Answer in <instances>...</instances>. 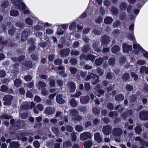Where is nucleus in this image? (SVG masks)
<instances>
[{"label":"nucleus","mask_w":148,"mask_h":148,"mask_svg":"<svg viewBox=\"0 0 148 148\" xmlns=\"http://www.w3.org/2000/svg\"><path fill=\"white\" fill-rule=\"evenodd\" d=\"M113 20V18L112 17L108 16L104 18V23L107 25L110 24L112 23Z\"/></svg>","instance_id":"b1692460"},{"label":"nucleus","mask_w":148,"mask_h":148,"mask_svg":"<svg viewBox=\"0 0 148 148\" xmlns=\"http://www.w3.org/2000/svg\"><path fill=\"white\" fill-rule=\"evenodd\" d=\"M55 111V109L50 107H46L45 110L46 114L47 115H51L53 114Z\"/></svg>","instance_id":"a211bd4d"},{"label":"nucleus","mask_w":148,"mask_h":148,"mask_svg":"<svg viewBox=\"0 0 148 148\" xmlns=\"http://www.w3.org/2000/svg\"><path fill=\"white\" fill-rule=\"evenodd\" d=\"M69 70L72 74H75L77 71V69L75 67H70Z\"/></svg>","instance_id":"bf43d9fd"},{"label":"nucleus","mask_w":148,"mask_h":148,"mask_svg":"<svg viewBox=\"0 0 148 148\" xmlns=\"http://www.w3.org/2000/svg\"><path fill=\"white\" fill-rule=\"evenodd\" d=\"M107 108L110 110H112L114 109V106L113 104L111 102L108 103L107 105Z\"/></svg>","instance_id":"052dcab7"},{"label":"nucleus","mask_w":148,"mask_h":148,"mask_svg":"<svg viewBox=\"0 0 148 148\" xmlns=\"http://www.w3.org/2000/svg\"><path fill=\"white\" fill-rule=\"evenodd\" d=\"M70 114L73 117V119L74 121H79L82 119V117L79 115V112L78 110L75 109L71 110L70 112Z\"/></svg>","instance_id":"7ed1b4c3"},{"label":"nucleus","mask_w":148,"mask_h":148,"mask_svg":"<svg viewBox=\"0 0 148 148\" xmlns=\"http://www.w3.org/2000/svg\"><path fill=\"white\" fill-rule=\"evenodd\" d=\"M96 91H98V94L97 96L99 97H100L101 95H103L105 92V91L102 89H97Z\"/></svg>","instance_id":"13d9d810"},{"label":"nucleus","mask_w":148,"mask_h":148,"mask_svg":"<svg viewBox=\"0 0 148 148\" xmlns=\"http://www.w3.org/2000/svg\"><path fill=\"white\" fill-rule=\"evenodd\" d=\"M86 60H90L92 62H93L96 56L91 54H88L86 56Z\"/></svg>","instance_id":"c85d7f7f"},{"label":"nucleus","mask_w":148,"mask_h":148,"mask_svg":"<svg viewBox=\"0 0 148 148\" xmlns=\"http://www.w3.org/2000/svg\"><path fill=\"white\" fill-rule=\"evenodd\" d=\"M92 141L90 140H88L84 141V148H91L92 145Z\"/></svg>","instance_id":"5701e85b"},{"label":"nucleus","mask_w":148,"mask_h":148,"mask_svg":"<svg viewBox=\"0 0 148 148\" xmlns=\"http://www.w3.org/2000/svg\"><path fill=\"white\" fill-rule=\"evenodd\" d=\"M30 30L27 28L24 29L22 32L21 40L22 42H25L29 36V33Z\"/></svg>","instance_id":"39448f33"},{"label":"nucleus","mask_w":148,"mask_h":148,"mask_svg":"<svg viewBox=\"0 0 148 148\" xmlns=\"http://www.w3.org/2000/svg\"><path fill=\"white\" fill-rule=\"evenodd\" d=\"M94 139L98 143H100L103 141V138L101 137L100 134L99 132H97L95 134Z\"/></svg>","instance_id":"6ab92c4d"},{"label":"nucleus","mask_w":148,"mask_h":148,"mask_svg":"<svg viewBox=\"0 0 148 148\" xmlns=\"http://www.w3.org/2000/svg\"><path fill=\"white\" fill-rule=\"evenodd\" d=\"M6 75V73L5 70H0V77L4 78Z\"/></svg>","instance_id":"338daca9"},{"label":"nucleus","mask_w":148,"mask_h":148,"mask_svg":"<svg viewBox=\"0 0 148 148\" xmlns=\"http://www.w3.org/2000/svg\"><path fill=\"white\" fill-rule=\"evenodd\" d=\"M90 49L89 45L88 44H85L81 50L83 52L86 53L89 51Z\"/></svg>","instance_id":"473e14b6"},{"label":"nucleus","mask_w":148,"mask_h":148,"mask_svg":"<svg viewBox=\"0 0 148 148\" xmlns=\"http://www.w3.org/2000/svg\"><path fill=\"white\" fill-rule=\"evenodd\" d=\"M54 64L55 65H60L62 63V61L61 59H56L54 61Z\"/></svg>","instance_id":"49530a36"},{"label":"nucleus","mask_w":148,"mask_h":148,"mask_svg":"<svg viewBox=\"0 0 148 148\" xmlns=\"http://www.w3.org/2000/svg\"><path fill=\"white\" fill-rule=\"evenodd\" d=\"M133 47L134 49H138L140 51L142 49L144 50V49L139 44L134 43L133 45Z\"/></svg>","instance_id":"a19ab883"},{"label":"nucleus","mask_w":148,"mask_h":148,"mask_svg":"<svg viewBox=\"0 0 148 148\" xmlns=\"http://www.w3.org/2000/svg\"><path fill=\"white\" fill-rule=\"evenodd\" d=\"M90 100V98L88 95L85 96L80 99L81 103L82 104L88 103Z\"/></svg>","instance_id":"aec40b11"},{"label":"nucleus","mask_w":148,"mask_h":148,"mask_svg":"<svg viewBox=\"0 0 148 148\" xmlns=\"http://www.w3.org/2000/svg\"><path fill=\"white\" fill-rule=\"evenodd\" d=\"M56 101L58 104H62L65 103V101L63 98V95L61 94H58L57 95L56 97Z\"/></svg>","instance_id":"f8f14e48"},{"label":"nucleus","mask_w":148,"mask_h":148,"mask_svg":"<svg viewBox=\"0 0 148 148\" xmlns=\"http://www.w3.org/2000/svg\"><path fill=\"white\" fill-rule=\"evenodd\" d=\"M122 49L123 53H128L129 51H131L132 49V45H129L126 43L122 45Z\"/></svg>","instance_id":"6e6552de"},{"label":"nucleus","mask_w":148,"mask_h":148,"mask_svg":"<svg viewBox=\"0 0 148 148\" xmlns=\"http://www.w3.org/2000/svg\"><path fill=\"white\" fill-rule=\"evenodd\" d=\"M9 2L8 0L4 1L1 5V7L3 9H5L8 7Z\"/></svg>","instance_id":"58836bf2"},{"label":"nucleus","mask_w":148,"mask_h":148,"mask_svg":"<svg viewBox=\"0 0 148 148\" xmlns=\"http://www.w3.org/2000/svg\"><path fill=\"white\" fill-rule=\"evenodd\" d=\"M133 112L132 110H127V111L124 112L122 114V117L123 120L125 119L128 118L129 116L132 115Z\"/></svg>","instance_id":"f3484780"},{"label":"nucleus","mask_w":148,"mask_h":148,"mask_svg":"<svg viewBox=\"0 0 148 148\" xmlns=\"http://www.w3.org/2000/svg\"><path fill=\"white\" fill-rule=\"evenodd\" d=\"M22 109L23 110H27L30 108V105L28 103L23 104L22 107Z\"/></svg>","instance_id":"69168bd1"},{"label":"nucleus","mask_w":148,"mask_h":148,"mask_svg":"<svg viewBox=\"0 0 148 148\" xmlns=\"http://www.w3.org/2000/svg\"><path fill=\"white\" fill-rule=\"evenodd\" d=\"M92 113L95 115H99L100 113V111L98 108L94 107L92 109Z\"/></svg>","instance_id":"c03bdc74"},{"label":"nucleus","mask_w":148,"mask_h":148,"mask_svg":"<svg viewBox=\"0 0 148 148\" xmlns=\"http://www.w3.org/2000/svg\"><path fill=\"white\" fill-rule=\"evenodd\" d=\"M3 37H1L0 38V44L3 46H6L8 44V41L7 40H5V41L3 40Z\"/></svg>","instance_id":"de8ad7c7"},{"label":"nucleus","mask_w":148,"mask_h":148,"mask_svg":"<svg viewBox=\"0 0 148 148\" xmlns=\"http://www.w3.org/2000/svg\"><path fill=\"white\" fill-rule=\"evenodd\" d=\"M70 50L69 48H66L61 50L60 51V54L62 57H65L68 56L70 53Z\"/></svg>","instance_id":"4468645a"},{"label":"nucleus","mask_w":148,"mask_h":148,"mask_svg":"<svg viewBox=\"0 0 148 148\" xmlns=\"http://www.w3.org/2000/svg\"><path fill=\"white\" fill-rule=\"evenodd\" d=\"M49 84L50 86L52 88L54 87L56 85V82L54 79L53 78H49Z\"/></svg>","instance_id":"4c0bfd02"},{"label":"nucleus","mask_w":148,"mask_h":148,"mask_svg":"<svg viewBox=\"0 0 148 148\" xmlns=\"http://www.w3.org/2000/svg\"><path fill=\"white\" fill-rule=\"evenodd\" d=\"M104 59L103 58H97L95 61V63L97 66H100L103 63Z\"/></svg>","instance_id":"393cba45"},{"label":"nucleus","mask_w":148,"mask_h":148,"mask_svg":"<svg viewBox=\"0 0 148 148\" xmlns=\"http://www.w3.org/2000/svg\"><path fill=\"white\" fill-rule=\"evenodd\" d=\"M22 65L24 66L27 70L31 69L33 66L32 61L29 60L26 61L22 64Z\"/></svg>","instance_id":"ddd939ff"},{"label":"nucleus","mask_w":148,"mask_h":148,"mask_svg":"<svg viewBox=\"0 0 148 148\" xmlns=\"http://www.w3.org/2000/svg\"><path fill=\"white\" fill-rule=\"evenodd\" d=\"M112 133L114 136H119L122 134L123 131L120 128H115L113 129Z\"/></svg>","instance_id":"dca6fc26"},{"label":"nucleus","mask_w":148,"mask_h":148,"mask_svg":"<svg viewBox=\"0 0 148 148\" xmlns=\"http://www.w3.org/2000/svg\"><path fill=\"white\" fill-rule=\"evenodd\" d=\"M20 145L18 142L12 141L10 143L9 146L10 148H18Z\"/></svg>","instance_id":"4be33fe9"},{"label":"nucleus","mask_w":148,"mask_h":148,"mask_svg":"<svg viewBox=\"0 0 148 148\" xmlns=\"http://www.w3.org/2000/svg\"><path fill=\"white\" fill-rule=\"evenodd\" d=\"M77 25L75 22H72L69 26V29L71 30H73L74 29Z\"/></svg>","instance_id":"e2e57ef3"},{"label":"nucleus","mask_w":148,"mask_h":148,"mask_svg":"<svg viewBox=\"0 0 148 148\" xmlns=\"http://www.w3.org/2000/svg\"><path fill=\"white\" fill-rule=\"evenodd\" d=\"M10 15L12 16H16L19 14L18 12L16 10H12L10 12Z\"/></svg>","instance_id":"e433bc0d"},{"label":"nucleus","mask_w":148,"mask_h":148,"mask_svg":"<svg viewBox=\"0 0 148 148\" xmlns=\"http://www.w3.org/2000/svg\"><path fill=\"white\" fill-rule=\"evenodd\" d=\"M8 87L6 85H3L1 86L0 90L3 92H6L8 90Z\"/></svg>","instance_id":"5fc2aeb1"},{"label":"nucleus","mask_w":148,"mask_h":148,"mask_svg":"<svg viewBox=\"0 0 148 148\" xmlns=\"http://www.w3.org/2000/svg\"><path fill=\"white\" fill-rule=\"evenodd\" d=\"M22 84V81L21 79L16 78L14 82V84L15 86L17 87L20 86Z\"/></svg>","instance_id":"c756f323"},{"label":"nucleus","mask_w":148,"mask_h":148,"mask_svg":"<svg viewBox=\"0 0 148 148\" xmlns=\"http://www.w3.org/2000/svg\"><path fill=\"white\" fill-rule=\"evenodd\" d=\"M120 48L119 46L117 45L114 46L111 49V51L112 53L114 54L116 53L118 51H119Z\"/></svg>","instance_id":"2f4dec72"},{"label":"nucleus","mask_w":148,"mask_h":148,"mask_svg":"<svg viewBox=\"0 0 148 148\" xmlns=\"http://www.w3.org/2000/svg\"><path fill=\"white\" fill-rule=\"evenodd\" d=\"M130 74L128 73H125L122 76V79L124 81H127L130 79Z\"/></svg>","instance_id":"72a5a7b5"},{"label":"nucleus","mask_w":148,"mask_h":148,"mask_svg":"<svg viewBox=\"0 0 148 148\" xmlns=\"http://www.w3.org/2000/svg\"><path fill=\"white\" fill-rule=\"evenodd\" d=\"M67 86L69 88L70 91L71 92H75L76 86L75 83L73 81L68 82Z\"/></svg>","instance_id":"9d476101"},{"label":"nucleus","mask_w":148,"mask_h":148,"mask_svg":"<svg viewBox=\"0 0 148 148\" xmlns=\"http://www.w3.org/2000/svg\"><path fill=\"white\" fill-rule=\"evenodd\" d=\"M135 131L137 134H140L142 131V128L139 125L136 126L135 128Z\"/></svg>","instance_id":"f704fd0d"},{"label":"nucleus","mask_w":148,"mask_h":148,"mask_svg":"<svg viewBox=\"0 0 148 148\" xmlns=\"http://www.w3.org/2000/svg\"><path fill=\"white\" fill-rule=\"evenodd\" d=\"M103 132L105 135H109L111 132V128L110 126L109 125L104 126L103 128Z\"/></svg>","instance_id":"2eb2a0df"},{"label":"nucleus","mask_w":148,"mask_h":148,"mask_svg":"<svg viewBox=\"0 0 148 148\" xmlns=\"http://www.w3.org/2000/svg\"><path fill=\"white\" fill-rule=\"evenodd\" d=\"M12 3L18 9H22L24 10L26 8V5L21 0H11Z\"/></svg>","instance_id":"f03ea898"},{"label":"nucleus","mask_w":148,"mask_h":148,"mask_svg":"<svg viewBox=\"0 0 148 148\" xmlns=\"http://www.w3.org/2000/svg\"><path fill=\"white\" fill-rule=\"evenodd\" d=\"M25 57L24 56L21 55L17 58L13 57L12 58V60L14 62H21L24 60Z\"/></svg>","instance_id":"412c9836"},{"label":"nucleus","mask_w":148,"mask_h":148,"mask_svg":"<svg viewBox=\"0 0 148 148\" xmlns=\"http://www.w3.org/2000/svg\"><path fill=\"white\" fill-rule=\"evenodd\" d=\"M13 98V97L12 95H6L4 96L3 101V104L5 106H10L12 103V100Z\"/></svg>","instance_id":"20e7f679"},{"label":"nucleus","mask_w":148,"mask_h":148,"mask_svg":"<svg viewBox=\"0 0 148 148\" xmlns=\"http://www.w3.org/2000/svg\"><path fill=\"white\" fill-rule=\"evenodd\" d=\"M25 21L26 24L30 25H32L33 24V21L30 17H27L25 19Z\"/></svg>","instance_id":"09e8293b"},{"label":"nucleus","mask_w":148,"mask_h":148,"mask_svg":"<svg viewBox=\"0 0 148 148\" xmlns=\"http://www.w3.org/2000/svg\"><path fill=\"white\" fill-rule=\"evenodd\" d=\"M131 76L132 77L134 78V80L136 81L137 80L138 78V75L137 74H136L134 72H131L130 73Z\"/></svg>","instance_id":"603ef678"},{"label":"nucleus","mask_w":148,"mask_h":148,"mask_svg":"<svg viewBox=\"0 0 148 148\" xmlns=\"http://www.w3.org/2000/svg\"><path fill=\"white\" fill-rule=\"evenodd\" d=\"M137 64L141 65L146 64V61L145 60L139 59L137 61Z\"/></svg>","instance_id":"774afa93"},{"label":"nucleus","mask_w":148,"mask_h":148,"mask_svg":"<svg viewBox=\"0 0 148 148\" xmlns=\"http://www.w3.org/2000/svg\"><path fill=\"white\" fill-rule=\"evenodd\" d=\"M70 104L72 107H75L77 106V103L74 98H72L71 99Z\"/></svg>","instance_id":"a18cd8bd"},{"label":"nucleus","mask_w":148,"mask_h":148,"mask_svg":"<svg viewBox=\"0 0 148 148\" xmlns=\"http://www.w3.org/2000/svg\"><path fill=\"white\" fill-rule=\"evenodd\" d=\"M121 24V22L119 20L116 21L114 22L113 26L114 28L117 27L120 25Z\"/></svg>","instance_id":"680f3d73"},{"label":"nucleus","mask_w":148,"mask_h":148,"mask_svg":"<svg viewBox=\"0 0 148 148\" xmlns=\"http://www.w3.org/2000/svg\"><path fill=\"white\" fill-rule=\"evenodd\" d=\"M15 32V29L14 28H12L8 31L9 34L11 36H14Z\"/></svg>","instance_id":"0e129e2a"},{"label":"nucleus","mask_w":148,"mask_h":148,"mask_svg":"<svg viewBox=\"0 0 148 148\" xmlns=\"http://www.w3.org/2000/svg\"><path fill=\"white\" fill-rule=\"evenodd\" d=\"M10 123L15 130L22 129L25 126L24 121L19 119L15 121L14 119H12L10 120Z\"/></svg>","instance_id":"f257e3e1"},{"label":"nucleus","mask_w":148,"mask_h":148,"mask_svg":"<svg viewBox=\"0 0 148 148\" xmlns=\"http://www.w3.org/2000/svg\"><path fill=\"white\" fill-rule=\"evenodd\" d=\"M110 41V37L106 35H103L101 39V42L103 45H107Z\"/></svg>","instance_id":"9b49d317"},{"label":"nucleus","mask_w":148,"mask_h":148,"mask_svg":"<svg viewBox=\"0 0 148 148\" xmlns=\"http://www.w3.org/2000/svg\"><path fill=\"white\" fill-rule=\"evenodd\" d=\"M124 96L122 94H119L115 97V99L116 101H123L124 99Z\"/></svg>","instance_id":"bb28decb"},{"label":"nucleus","mask_w":148,"mask_h":148,"mask_svg":"<svg viewBox=\"0 0 148 148\" xmlns=\"http://www.w3.org/2000/svg\"><path fill=\"white\" fill-rule=\"evenodd\" d=\"M70 63L72 65H75L77 64V60L75 58H71L70 60Z\"/></svg>","instance_id":"8fccbe9b"},{"label":"nucleus","mask_w":148,"mask_h":148,"mask_svg":"<svg viewBox=\"0 0 148 148\" xmlns=\"http://www.w3.org/2000/svg\"><path fill=\"white\" fill-rule=\"evenodd\" d=\"M64 33V31L62 30L61 27L59 26L58 29L57 34L58 35H61L63 34Z\"/></svg>","instance_id":"3c124183"},{"label":"nucleus","mask_w":148,"mask_h":148,"mask_svg":"<svg viewBox=\"0 0 148 148\" xmlns=\"http://www.w3.org/2000/svg\"><path fill=\"white\" fill-rule=\"evenodd\" d=\"M16 27H19L20 29H23L25 24L23 23L16 22L15 24Z\"/></svg>","instance_id":"4d7b16f0"},{"label":"nucleus","mask_w":148,"mask_h":148,"mask_svg":"<svg viewBox=\"0 0 148 148\" xmlns=\"http://www.w3.org/2000/svg\"><path fill=\"white\" fill-rule=\"evenodd\" d=\"M137 98V97L136 95H133L130 98V101L132 103H133L136 100Z\"/></svg>","instance_id":"6e6d98bb"},{"label":"nucleus","mask_w":148,"mask_h":148,"mask_svg":"<svg viewBox=\"0 0 148 148\" xmlns=\"http://www.w3.org/2000/svg\"><path fill=\"white\" fill-rule=\"evenodd\" d=\"M12 118V116L8 115L7 114H3L1 117V119H8Z\"/></svg>","instance_id":"79ce46f5"},{"label":"nucleus","mask_w":148,"mask_h":148,"mask_svg":"<svg viewBox=\"0 0 148 148\" xmlns=\"http://www.w3.org/2000/svg\"><path fill=\"white\" fill-rule=\"evenodd\" d=\"M115 63V59L114 57L110 58L108 60V64L110 65L113 66Z\"/></svg>","instance_id":"ea45409f"},{"label":"nucleus","mask_w":148,"mask_h":148,"mask_svg":"<svg viewBox=\"0 0 148 148\" xmlns=\"http://www.w3.org/2000/svg\"><path fill=\"white\" fill-rule=\"evenodd\" d=\"M139 117L142 120L145 121L148 120V111H141L139 114Z\"/></svg>","instance_id":"423d86ee"},{"label":"nucleus","mask_w":148,"mask_h":148,"mask_svg":"<svg viewBox=\"0 0 148 148\" xmlns=\"http://www.w3.org/2000/svg\"><path fill=\"white\" fill-rule=\"evenodd\" d=\"M29 134V133L25 132H20L17 134V137L18 140L21 139L23 141H25L27 140V138L25 136H27Z\"/></svg>","instance_id":"0eeeda50"},{"label":"nucleus","mask_w":148,"mask_h":148,"mask_svg":"<svg viewBox=\"0 0 148 148\" xmlns=\"http://www.w3.org/2000/svg\"><path fill=\"white\" fill-rule=\"evenodd\" d=\"M110 10L113 14L117 15L119 13V10L117 8L113 6L110 8Z\"/></svg>","instance_id":"cd10ccee"},{"label":"nucleus","mask_w":148,"mask_h":148,"mask_svg":"<svg viewBox=\"0 0 148 148\" xmlns=\"http://www.w3.org/2000/svg\"><path fill=\"white\" fill-rule=\"evenodd\" d=\"M126 90L128 91H132L134 90L133 86L130 84H127L125 87Z\"/></svg>","instance_id":"864d4df0"},{"label":"nucleus","mask_w":148,"mask_h":148,"mask_svg":"<svg viewBox=\"0 0 148 148\" xmlns=\"http://www.w3.org/2000/svg\"><path fill=\"white\" fill-rule=\"evenodd\" d=\"M127 3L125 2H121L119 8L121 11L126 10L127 8Z\"/></svg>","instance_id":"7c9ffc66"},{"label":"nucleus","mask_w":148,"mask_h":148,"mask_svg":"<svg viewBox=\"0 0 148 148\" xmlns=\"http://www.w3.org/2000/svg\"><path fill=\"white\" fill-rule=\"evenodd\" d=\"M72 146L71 142L69 140H66L63 143V147L65 148L70 147Z\"/></svg>","instance_id":"c9c22d12"},{"label":"nucleus","mask_w":148,"mask_h":148,"mask_svg":"<svg viewBox=\"0 0 148 148\" xmlns=\"http://www.w3.org/2000/svg\"><path fill=\"white\" fill-rule=\"evenodd\" d=\"M126 16L125 13L124 12H122L120 14L119 18L121 21H123L125 19Z\"/></svg>","instance_id":"37998d69"},{"label":"nucleus","mask_w":148,"mask_h":148,"mask_svg":"<svg viewBox=\"0 0 148 148\" xmlns=\"http://www.w3.org/2000/svg\"><path fill=\"white\" fill-rule=\"evenodd\" d=\"M80 137L81 140H85L91 138L92 135L89 132H84L81 134Z\"/></svg>","instance_id":"1a4fd4ad"},{"label":"nucleus","mask_w":148,"mask_h":148,"mask_svg":"<svg viewBox=\"0 0 148 148\" xmlns=\"http://www.w3.org/2000/svg\"><path fill=\"white\" fill-rule=\"evenodd\" d=\"M96 77H98V76L96 75L91 73L90 74L87 75L85 79V80L86 81H88L90 79L93 78V79H95Z\"/></svg>","instance_id":"a878e982"}]
</instances>
